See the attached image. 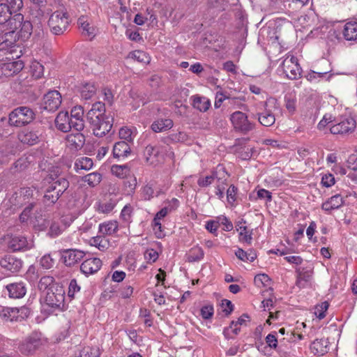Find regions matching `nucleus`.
I'll list each match as a JSON object with an SVG mask.
<instances>
[{"mask_svg":"<svg viewBox=\"0 0 357 357\" xmlns=\"http://www.w3.org/2000/svg\"><path fill=\"white\" fill-rule=\"evenodd\" d=\"M32 29L30 21L24 20L22 14H15L8 22H0V42L12 45L19 40L25 41L31 35Z\"/></svg>","mask_w":357,"mask_h":357,"instance_id":"f257e3e1","label":"nucleus"},{"mask_svg":"<svg viewBox=\"0 0 357 357\" xmlns=\"http://www.w3.org/2000/svg\"><path fill=\"white\" fill-rule=\"evenodd\" d=\"M86 119L93 135L96 137H103L112 128L113 119L105 114V106L101 102H96L92 105L86 114Z\"/></svg>","mask_w":357,"mask_h":357,"instance_id":"f03ea898","label":"nucleus"},{"mask_svg":"<svg viewBox=\"0 0 357 357\" xmlns=\"http://www.w3.org/2000/svg\"><path fill=\"white\" fill-rule=\"evenodd\" d=\"M44 309L50 313L63 311L66 309L65 289L60 284H54L47 290Z\"/></svg>","mask_w":357,"mask_h":357,"instance_id":"7ed1b4c3","label":"nucleus"},{"mask_svg":"<svg viewBox=\"0 0 357 357\" xmlns=\"http://www.w3.org/2000/svg\"><path fill=\"white\" fill-rule=\"evenodd\" d=\"M24 68L22 60L14 59L11 52L0 50V77H10L20 72Z\"/></svg>","mask_w":357,"mask_h":357,"instance_id":"20e7f679","label":"nucleus"},{"mask_svg":"<svg viewBox=\"0 0 357 357\" xmlns=\"http://www.w3.org/2000/svg\"><path fill=\"white\" fill-rule=\"evenodd\" d=\"M34 112L29 107L21 106L13 109L8 116V123L10 126L22 127L33 121Z\"/></svg>","mask_w":357,"mask_h":357,"instance_id":"39448f33","label":"nucleus"},{"mask_svg":"<svg viewBox=\"0 0 357 357\" xmlns=\"http://www.w3.org/2000/svg\"><path fill=\"white\" fill-rule=\"evenodd\" d=\"M69 23V15L64 9L54 11L48 20V26L54 35L63 34L68 29Z\"/></svg>","mask_w":357,"mask_h":357,"instance_id":"423d86ee","label":"nucleus"},{"mask_svg":"<svg viewBox=\"0 0 357 357\" xmlns=\"http://www.w3.org/2000/svg\"><path fill=\"white\" fill-rule=\"evenodd\" d=\"M42 344L41 333L33 332L20 343L18 349L22 354L28 356L33 354Z\"/></svg>","mask_w":357,"mask_h":357,"instance_id":"0eeeda50","label":"nucleus"},{"mask_svg":"<svg viewBox=\"0 0 357 357\" xmlns=\"http://www.w3.org/2000/svg\"><path fill=\"white\" fill-rule=\"evenodd\" d=\"M230 121L234 130L244 135L252 130L255 127V124L248 120L247 114L241 111L232 113Z\"/></svg>","mask_w":357,"mask_h":357,"instance_id":"6e6552de","label":"nucleus"},{"mask_svg":"<svg viewBox=\"0 0 357 357\" xmlns=\"http://www.w3.org/2000/svg\"><path fill=\"white\" fill-rule=\"evenodd\" d=\"M166 146L162 145H147L144 151V157L148 165L156 166L164 160Z\"/></svg>","mask_w":357,"mask_h":357,"instance_id":"1a4fd4ad","label":"nucleus"},{"mask_svg":"<svg viewBox=\"0 0 357 357\" xmlns=\"http://www.w3.org/2000/svg\"><path fill=\"white\" fill-rule=\"evenodd\" d=\"M356 127V121L351 116H341L337 123L330 128L333 135H347L353 132Z\"/></svg>","mask_w":357,"mask_h":357,"instance_id":"9d476101","label":"nucleus"},{"mask_svg":"<svg viewBox=\"0 0 357 357\" xmlns=\"http://www.w3.org/2000/svg\"><path fill=\"white\" fill-rule=\"evenodd\" d=\"M282 68L286 77L289 79H296L301 77L302 69L298 64V59L293 56H287L282 63Z\"/></svg>","mask_w":357,"mask_h":357,"instance_id":"9b49d317","label":"nucleus"},{"mask_svg":"<svg viewBox=\"0 0 357 357\" xmlns=\"http://www.w3.org/2000/svg\"><path fill=\"white\" fill-rule=\"evenodd\" d=\"M276 103V100L273 98H269L264 102V111L257 114L258 121L261 125L269 127L275 123V116L271 107L272 106L275 107Z\"/></svg>","mask_w":357,"mask_h":357,"instance_id":"f8f14e48","label":"nucleus"},{"mask_svg":"<svg viewBox=\"0 0 357 357\" xmlns=\"http://www.w3.org/2000/svg\"><path fill=\"white\" fill-rule=\"evenodd\" d=\"M29 313V309L25 307L21 308L6 307L1 311L0 317L6 321H18L24 319V315L28 316Z\"/></svg>","mask_w":357,"mask_h":357,"instance_id":"ddd939ff","label":"nucleus"},{"mask_svg":"<svg viewBox=\"0 0 357 357\" xmlns=\"http://www.w3.org/2000/svg\"><path fill=\"white\" fill-rule=\"evenodd\" d=\"M61 104V95L58 91L47 92L43 97L42 107L48 112L56 111Z\"/></svg>","mask_w":357,"mask_h":357,"instance_id":"4468645a","label":"nucleus"},{"mask_svg":"<svg viewBox=\"0 0 357 357\" xmlns=\"http://www.w3.org/2000/svg\"><path fill=\"white\" fill-rule=\"evenodd\" d=\"M47 180L48 181L50 185L49 187L52 190L56 191L61 195L68 189L69 187L68 181L64 177L60 176L56 174H50L48 175Z\"/></svg>","mask_w":357,"mask_h":357,"instance_id":"2eb2a0df","label":"nucleus"},{"mask_svg":"<svg viewBox=\"0 0 357 357\" xmlns=\"http://www.w3.org/2000/svg\"><path fill=\"white\" fill-rule=\"evenodd\" d=\"M85 253L77 249H67L62 252L63 263L67 266H72L79 262L84 257Z\"/></svg>","mask_w":357,"mask_h":357,"instance_id":"dca6fc26","label":"nucleus"},{"mask_svg":"<svg viewBox=\"0 0 357 357\" xmlns=\"http://www.w3.org/2000/svg\"><path fill=\"white\" fill-rule=\"evenodd\" d=\"M0 266L6 271L17 273L21 269L22 261L15 256L8 255L0 260Z\"/></svg>","mask_w":357,"mask_h":357,"instance_id":"f3484780","label":"nucleus"},{"mask_svg":"<svg viewBox=\"0 0 357 357\" xmlns=\"http://www.w3.org/2000/svg\"><path fill=\"white\" fill-rule=\"evenodd\" d=\"M84 109L81 106H75L70 111V119L73 128L77 131H82L84 128Z\"/></svg>","mask_w":357,"mask_h":357,"instance_id":"a211bd4d","label":"nucleus"},{"mask_svg":"<svg viewBox=\"0 0 357 357\" xmlns=\"http://www.w3.org/2000/svg\"><path fill=\"white\" fill-rule=\"evenodd\" d=\"M85 143L84 135L78 131L66 136V146L73 151L80 150Z\"/></svg>","mask_w":357,"mask_h":357,"instance_id":"6ab92c4d","label":"nucleus"},{"mask_svg":"<svg viewBox=\"0 0 357 357\" xmlns=\"http://www.w3.org/2000/svg\"><path fill=\"white\" fill-rule=\"evenodd\" d=\"M77 24L82 35L85 37H88L90 40L93 39L97 34V28L90 23L87 17H79L77 20Z\"/></svg>","mask_w":357,"mask_h":357,"instance_id":"aec40b11","label":"nucleus"},{"mask_svg":"<svg viewBox=\"0 0 357 357\" xmlns=\"http://www.w3.org/2000/svg\"><path fill=\"white\" fill-rule=\"evenodd\" d=\"M102 266V261L99 258L87 259L80 266L81 271L86 275L96 273Z\"/></svg>","mask_w":357,"mask_h":357,"instance_id":"412c9836","label":"nucleus"},{"mask_svg":"<svg viewBox=\"0 0 357 357\" xmlns=\"http://www.w3.org/2000/svg\"><path fill=\"white\" fill-rule=\"evenodd\" d=\"M6 289L8 296L12 298H23L26 293V284L22 281L8 284Z\"/></svg>","mask_w":357,"mask_h":357,"instance_id":"4be33fe9","label":"nucleus"},{"mask_svg":"<svg viewBox=\"0 0 357 357\" xmlns=\"http://www.w3.org/2000/svg\"><path fill=\"white\" fill-rule=\"evenodd\" d=\"M55 126L56 128L63 132H67L73 128L70 116L68 112H60L56 117Z\"/></svg>","mask_w":357,"mask_h":357,"instance_id":"5701e85b","label":"nucleus"},{"mask_svg":"<svg viewBox=\"0 0 357 357\" xmlns=\"http://www.w3.org/2000/svg\"><path fill=\"white\" fill-rule=\"evenodd\" d=\"M328 345L329 342L328 339L317 338L312 342L310 349L314 355L321 356L328 353L329 350Z\"/></svg>","mask_w":357,"mask_h":357,"instance_id":"b1692460","label":"nucleus"},{"mask_svg":"<svg viewBox=\"0 0 357 357\" xmlns=\"http://www.w3.org/2000/svg\"><path fill=\"white\" fill-rule=\"evenodd\" d=\"M8 246L13 251H19L31 248V243L28 242L26 237L21 235H15L10 237Z\"/></svg>","mask_w":357,"mask_h":357,"instance_id":"393cba45","label":"nucleus"},{"mask_svg":"<svg viewBox=\"0 0 357 357\" xmlns=\"http://www.w3.org/2000/svg\"><path fill=\"white\" fill-rule=\"evenodd\" d=\"M344 204V199L340 195H335L328 198L321 204V209L327 213L332 211L338 209Z\"/></svg>","mask_w":357,"mask_h":357,"instance_id":"a878e982","label":"nucleus"},{"mask_svg":"<svg viewBox=\"0 0 357 357\" xmlns=\"http://www.w3.org/2000/svg\"><path fill=\"white\" fill-rule=\"evenodd\" d=\"M174 126V122L170 118H158L154 120L151 125L153 132L158 133L170 130Z\"/></svg>","mask_w":357,"mask_h":357,"instance_id":"bb28decb","label":"nucleus"},{"mask_svg":"<svg viewBox=\"0 0 357 357\" xmlns=\"http://www.w3.org/2000/svg\"><path fill=\"white\" fill-rule=\"evenodd\" d=\"M40 133L38 130H24L18 135L19 140L28 145H34L39 142Z\"/></svg>","mask_w":357,"mask_h":357,"instance_id":"cd10ccee","label":"nucleus"},{"mask_svg":"<svg viewBox=\"0 0 357 357\" xmlns=\"http://www.w3.org/2000/svg\"><path fill=\"white\" fill-rule=\"evenodd\" d=\"M33 193V190L30 187H24L21 188L17 192H15L14 203L15 205L21 206L28 203L29 202L30 198L32 197Z\"/></svg>","mask_w":357,"mask_h":357,"instance_id":"c85d7f7f","label":"nucleus"},{"mask_svg":"<svg viewBox=\"0 0 357 357\" xmlns=\"http://www.w3.org/2000/svg\"><path fill=\"white\" fill-rule=\"evenodd\" d=\"M342 34L346 40H357V22L350 21L345 23L342 29Z\"/></svg>","mask_w":357,"mask_h":357,"instance_id":"c756f323","label":"nucleus"},{"mask_svg":"<svg viewBox=\"0 0 357 357\" xmlns=\"http://www.w3.org/2000/svg\"><path fill=\"white\" fill-rule=\"evenodd\" d=\"M131 152L129 143L125 141H119L114 144L113 146V156L116 158H126Z\"/></svg>","mask_w":357,"mask_h":357,"instance_id":"7c9ffc66","label":"nucleus"},{"mask_svg":"<svg viewBox=\"0 0 357 357\" xmlns=\"http://www.w3.org/2000/svg\"><path fill=\"white\" fill-rule=\"evenodd\" d=\"M119 229L118 222L115 220L106 221L100 223L98 227V231L102 236H111L115 234Z\"/></svg>","mask_w":357,"mask_h":357,"instance_id":"2f4dec72","label":"nucleus"},{"mask_svg":"<svg viewBox=\"0 0 357 357\" xmlns=\"http://www.w3.org/2000/svg\"><path fill=\"white\" fill-rule=\"evenodd\" d=\"M225 168L220 165H218L215 170L212 171L211 174L205 177H199L197 180V184L201 188H206L213 183L215 179L220 181V178L218 177V171L222 170L223 172Z\"/></svg>","mask_w":357,"mask_h":357,"instance_id":"473e14b6","label":"nucleus"},{"mask_svg":"<svg viewBox=\"0 0 357 357\" xmlns=\"http://www.w3.org/2000/svg\"><path fill=\"white\" fill-rule=\"evenodd\" d=\"M137 134V128L134 126H123L119 131V137L129 144L133 142Z\"/></svg>","mask_w":357,"mask_h":357,"instance_id":"72a5a7b5","label":"nucleus"},{"mask_svg":"<svg viewBox=\"0 0 357 357\" xmlns=\"http://www.w3.org/2000/svg\"><path fill=\"white\" fill-rule=\"evenodd\" d=\"M192 105L200 112H205L209 109L211 101L206 97L195 96H192Z\"/></svg>","mask_w":357,"mask_h":357,"instance_id":"f704fd0d","label":"nucleus"},{"mask_svg":"<svg viewBox=\"0 0 357 357\" xmlns=\"http://www.w3.org/2000/svg\"><path fill=\"white\" fill-rule=\"evenodd\" d=\"M69 225L64 222L63 219L54 220L50 227V234L52 236H57L66 229Z\"/></svg>","mask_w":357,"mask_h":357,"instance_id":"c9c22d12","label":"nucleus"},{"mask_svg":"<svg viewBox=\"0 0 357 357\" xmlns=\"http://www.w3.org/2000/svg\"><path fill=\"white\" fill-rule=\"evenodd\" d=\"M161 193H163V192H162L161 190H158L156 192H155L153 183H149L142 188V197L144 200H150L155 195L158 197Z\"/></svg>","mask_w":357,"mask_h":357,"instance_id":"e433bc0d","label":"nucleus"},{"mask_svg":"<svg viewBox=\"0 0 357 357\" xmlns=\"http://www.w3.org/2000/svg\"><path fill=\"white\" fill-rule=\"evenodd\" d=\"M204 256V252L203 249L201 247L195 246L186 254V259L189 262H195L202 259Z\"/></svg>","mask_w":357,"mask_h":357,"instance_id":"4c0bfd02","label":"nucleus"},{"mask_svg":"<svg viewBox=\"0 0 357 357\" xmlns=\"http://www.w3.org/2000/svg\"><path fill=\"white\" fill-rule=\"evenodd\" d=\"M90 244L100 251L107 250L109 246V240L104 236H97L90 239Z\"/></svg>","mask_w":357,"mask_h":357,"instance_id":"58836bf2","label":"nucleus"},{"mask_svg":"<svg viewBox=\"0 0 357 357\" xmlns=\"http://www.w3.org/2000/svg\"><path fill=\"white\" fill-rule=\"evenodd\" d=\"M235 255L237 258L243 261L252 262L257 258V254L253 250H249L248 252H245L243 249L238 248L235 252Z\"/></svg>","mask_w":357,"mask_h":357,"instance_id":"ea45409f","label":"nucleus"},{"mask_svg":"<svg viewBox=\"0 0 357 357\" xmlns=\"http://www.w3.org/2000/svg\"><path fill=\"white\" fill-rule=\"evenodd\" d=\"M236 230L239 231V241L249 245H251L252 241V230H249L247 227H239V228H236Z\"/></svg>","mask_w":357,"mask_h":357,"instance_id":"a19ab883","label":"nucleus"},{"mask_svg":"<svg viewBox=\"0 0 357 357\" xmlns=\"http://www.w3.org/2000/svg\"><path fill=\"white\" fill-rule=\"evenodd\" d=\"M93 162L91 158L88 157H82L77 158L75 162V169L77 172L79 169L89 170L92 168Z\"/></svg>","mask_w":357,"mask_h":357,"instance_id":"79ce46f5","label":"nucleus"},{"mask_svg":"<svg viewBox=\"0 0 357 357\" xmlns=\"http://www.w3.org/2000/svg\"><path fill=\"white\" fill-rule=\"evenodd\" d=\"M30 162H31L29 160V157L24 155L20 158L13 164L10 169L13 172L23 171L29 167Z\"/></svg>","mask_w":357,"mask_h":357,"instance_id":"37998d69","label":"nucleus"},{"mask_svg":"<svg viewBox=\"0 0 357 357\" xmlns=\"http://www.w3.org/2000/svg\"><path fill=\"white\" fill-rule=\"evenodd\" d=\"M81 96L85 100L91 98L96 93V87L93 83H86L81 88Z\"/></svg>","mask_w":357,"mask_h":357,"instance_id":"c03bdc74","label":"nucleus"},{"mask_svg":"<svg viewBox=\"0 0 357 357\" xmlns=\"http://www.w3.org/2000/svg\"><path fill=\"white\" fill-rule=\"evenodd\" d=\"M102 180V175L98 172H92L82 177V181L90 187L98 185Z\"/></svg>","mask_w":357,"mask_h":357,"instance_id":"a18cd8bd","label":"nucleus"},{"mask_svg":"<svg viewBox=\"0 0 357 357\" xmlns=\"http://www.w3.org/2000/svg\"><path fill=\"white\" fill-rule=\"evenodd\" d=\"M130 56L131 58L142 63H149L151 60L149 54L142 50H135L130 52Z\"/></svg>","mask_w":357,"mask_h":357,"instance_id":"49530a36","label":"nucleus"},{"mask_svg":"<svg viewBox=\"0 0 357 357\" xmlns=\"http://www.w3.org/2000/svg\"><path fill=\"white\" fill-rule=\"evenodd\" d=\"M31 73L35 79H39L43 76L44 67L39 62L34 61L30 66Z\"/></svg>","mask_w":357,"mask_h":357,"instance_id":"de8ad7c7","label":"nucleus"},{"mask_svg":"<svg viewBox=\"0 0 357 357\" xmlns=\"http://www.w3.org/2000/svg\"><path fill=\"white\" fill-rule=\"evenodd\" d=\"M111 171L116 176L124 178L129 174L130 169L126 165H114L112 166Z\"/></svg>","mask_w":357,"mask_h":357,"instance_id":"09e8293b","label":"nucleus"},{"mask_svg":"<svg viewBox=\"0 0 357 357\" xmlns=\"http://www.w3.org/2000/svg\"><path fill=\"white\" fill-rule=\"evenodd\" d=\"M6 6H8L10 11L13 14H18L17 12L20 11L23 7V1L22 0H6Z\"/></svg>","mask_w":357,"mask_h":357,"instance_id":"8fccbe9b","label":"nucleus"},{"mask_svg":"<svg viewBox=\"0 0 357 357\" xmlns=\"http://www.w3.org/2000/svg\"><path fill=\"white\" fill-rule=\"evenodd\" d=\"M9 8L4 3H0V22H8L13 16Z\"/></svg>","mask_w":357,"mask_h":357,"instance_id":"3c124183","label":"nucleus"},{"mask_svg":"<svg viewBox=\"0 0 357 357\" xmlns=\"http://www.w3.org/2000/svg\"><path fill=\"white\" fill-rule=\"evenodd\" d=\"M100 351L97 347H84L79 353V357H99Z\"/></svg>","mask_w":357,"mask_h":357,"instance_id":"603ef678","label":"nucleus"},{"mask_svg":"<svg viewBox=\"0 0 357 357\" xmlns=\"http://www.w3.org/2000/svg\"><path fill=\"white\" fill-rule=\"evenodd\" d=\"M271 279L268 275L262 273L257 275L254 278V282L258 287L268 286Z\"/></svg>","mask_w":357,"mask_h":357,"instance_id":"864d4df0","label":"nucleus"},{"mask_svg":"<svg viewBox=\"0 0 357 357\" xmlns=\"http://www.w3.org/2000/svg\"><path fill=\"white\" fill-rule=\"evenodd\" d=\"M329 304L327 301L321 303L320 305L316 306L314 314L317 318L322 319L326 316V312L328 308Z\"/></svg>","mask_w":357,"mask_h":357,"instance_id":"5fc2aeb1","label":"nucleus"},{"mask_svg":"<svg viewBox=\"0 0 357 357\" xmlns=\"http://www.w3.org/2000/svg\"><path fill=\"white\" fill-rule=\"evenodd\" d=\"M54 259L50 255H45L40 260V265L44 269H50L54 266Z\"/></svg>","mask_w":357,"mask_h":357,"instance_id":"6e6d98bb","label":"nucleus"},{"mask_svg":"<svg viewBox=\"0 0 357 357\" xmlns=\"http://www.w3.org/2000/svg\"><path fill=\"white\" fill-rule=\"evenodd\" d=\"M236 99L235 98H231L229 95H227V93L226 92H222V91H218L216 93V96H215V107L216 108H219L222 102L225 100H234Z\"/></svg>","mask_w":357,"mask_h":357,"instance_id":"4d7b16f0","label":"nucleus"},{"mask_svg":"<svg viewBox=\"0 0 357 357\" xmlns=\"http://www.w3.org/2000/svg\"><path fill=\"white\" fill-rule=\"evenodd\" d=\"M60 197V194H59L56 191L52 190V189L50 187H48L44 195V198L47 201H49L50 203L52 204L55 203Z\"/></svg>","mask_w":357,"mask_h":357,"instance_id":"13d9d810","label":"nucleus"},{"mask_svg":"<svg viewBox=\"0 0 357 357\" xmlns=\"http://www.w3.org/2000/svg\"><path fill=\"white\" fill-rule=\"evenodd\" d=\"M214 313L213 306L212 305H206L203 306L200 310V314L204 319L211 318Z\"/></svg>","mask_w":357,"mask_h":357,"instance_id":"bf43d9fd","label":"nucleus"},{"mask_svg":"<svg viewBox=\"0 0 357 357\" xmlns=\"http://www.w3.org/2000/svg\"><path fill=\"white\" fill-rule=\"evenodd\" d=\"M266 343L271 349H276L278 347L277 333L272 332L265 338Z\"/></svg>","mask_w":357,"mask_h":357,"instance_id":"052dcab7","label":"nucleus"},{"mask_svg":"<svg viewBox=\"0 0 357 357\" xmlns=\"http://www.w3.org/2000/svg\"><path fill=\"white\" fill-rule=\"evenodd\" d=\"M54 284H59L58 283L54 282V278L52 276H44L42 277L39 282V287L40 289H47Z\"/></svg>","mask_w":357,"mask_h":357,"instance_id":"680f3d73","label":"nucleus"},{"mask_svg":"<svg viewBox=\"0 0 357 357\" xmlns=\"http://www.w3.org/2000/svg\"><path fill=\"white\" fill-rule=\"evenodd\" d=\"M114 207V204L111 201L100 203L98 211L102 213H108L111 212Z\"/></svg>","mask_w":357,"mask_h":357,"instance_id":"e2e57ef3","label":"nucleus"},{"mask_svg":"<svg viewBox=\"0 0 357 357\" xmlns=\"http://www.w3.org/2000/svg\"><path fill=\"white\" fill-rule=\"evenodd\" d=\"M80 291V287L77 284V282L75 279L70 280L68 286V295L70 298H74L75 294Z\"/></svg>","mask_w":357,"mask_h":357,"instance_id":"0e129e2a","label":"nucleus"},{"mask_svg":"<svg viewBox=\"0 0 357 357\" xmlns=\"http://www.w3.org/2000/svg\"><path fill=\"white\" fill-rule=\"evenodd\" d=\"M237 188L231 185L227 190V199L229 204H233L236 199Z\"/></svg>","mask_w":357,"mask_h":357,"instance_id":"69168bd1","label":"nucleus"},{"mask_svg":"<svg viewBox=\"0 0 357 357\" xmlns=\"http://www.w3.org/2000/svg\"><path fill=\"white\" fill-rule=\"evenodd\" d=\"M132 212V208L130 205H126L121 212V218L125 222H130L131 219V213Z\"/></svg>","mask_w":357,"mask_h":357,"instance_id":"338daca9","label":"nucleus"},{"mask_svg":"<svg viewBox=\"0 0 357 357\" xmlns=\"http://www.w3.org/2000/svg\"><path fill=\"white\" fill-rule=\"evenodd\" d=\"M253 150L254 148L252 147L245 146L240 152H238V156L242 160H249L252 157Z\"/></svg>","mask_w":357,"mask_h":357,"instance_id":"774afa93","label":"nucleus"}]
</instances>
